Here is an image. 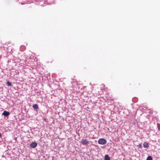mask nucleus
Masks as SVG:
<instances>
[{"label": "nucleus", "mask_w": 160, "mask_h": 160, "mask_svg": "<svg viewBox=\"0 0 160 160\" xmlns=\"http://www.w3.org/2000/svg\"><path fill=\"white\" fill-rule=\"evenodd\" d=\"M1 133H0V138H1Z\"/></svg>", "instance_id": "13"}, {"label": "nucleus", "mask_w": 160, "mask_h": 160, "mask_svg": "<svg viewBox=\"0 0 160 160\" xmlns=\"http://www.w3.org/2000/svg\"><path fill=\"white\" fill-rule=\"evenodd\" d=\"M15 139H16H16H17V138H15Z\"/></svg>", "instance_id": "14"}, {"label": "nucleus", "mask_w": 160, "mask_h": 160, "mask_svg": "<svg viewBox=\"0 0 160 160\" xmlns=\"http://www.w3.org/2000/svg\"><path fill=\"white\" fill-rule=\"evenodd\" d=\"M143 146L144 148H147L149 147L148 143L145 142L143 144Z\"/></svg>", "instance_id": "6"}, {"label": "nucleus", "mask_w": 160, "mask_h": 160, "mask_svg": "<svg viewBox=\"0 0 160 160\" xmlns=\"http://www.w3.org/2000/svg\"><path fill=\"white\" fill-rule=\"evenodd\" d=\"M105 85H101V86H100V88H101V89L103 90L104 89H105Z\"/></svg>", "instance_id": "8"}, {"label": "nucleus", "mask_w": 160, "mask_h": 160, "mask_svg": "<svg viewBox=\"0 0 160 160\" xmlns=\"http://www.w3.org/2000/svg\"><path fill=\"white\" fill-rule=\"evenodd\" d=\"M160 124L158 123H157V126L158 127H159V126H160ZM158 129H159V128H158Z\"/></svg>", "instance_id": "12"}, {"label": "nucleus", "mask_w": 160, "mask_h": 160, "mask_svg": "<svg viewBox=\"0 0 160 160\" xmlns=\"http://www.w3.org/2000/svg\"><path fill=\"white\" fill-rule=\"evenodd\" d=\"M106 140L104 138H100L98 141V143L100 144H105L107 143Z\"/></svg>", "instance_id": "1"}, {"label": "nucleus", "mask_w": 160, "mask_h": 160, "mask_svg": "<svg viewBox=\"0 0 160 160\" xmlns=\"http://www.w3.org/2000/svg\"><path fill=\"white\" fill-rule=\"evenodd\" d=\"M8 85L9 86H12V84L9 81H8L7 83Z\"/></svg>", "instance_id": "10"}, {"label": "nucleus", "mask_w": 160, "mask_h": 160, "mask_svg": "<svg viewBox=\"0 0 160 160\" xmlns=\"http://www.w3.org/2000/svg\"><path fill=\"white\" fill-rule=\"evenodd\" d=\"M37 145V144L36 142H33L30 144V147L33 148H35Z\"/></svg>", "instance_id": "2"}, {"label": "nucleus", "mask_w": 160, "mask_h": 160, "mask_svg": "<svg viewBox=\"0 0 160 160\" xmlns=\"http://www.w3.org/2000/svg\"><path fill=\"white\" fill-rule=\"evenodd\" d=\"M10 113L9 112H8L6 111H4L2 113V115H4L5 116H9Z\"/></svg>", "instance_id": "3"}, {"label": "nucleus", "mask_w": 160, "mask_h": 160, "mask_svg": "<svg viewBox=\"0 0 160 160\" xmlns=\"http://www.w3.org/2000/svg\"><path fill=\"white\" fill-rule=\"evenodd\" d=\"M138 146V147H139V148H142V145H141V144H139Z\"/></svg>", "instance_id": "11"}, {"label": "nucleus", "mask_w": 160, "mask_h": 160, "mask_svg": "<svg viewBox=\"0 0 160 160\" xmlns=\"http://www.w3.org/2000/svg\"><path fill=\"white\" fill-rule=\"evenodd\" d=\"M147 160H152V158L151 156H148L147 158Z\"/></svg>", "instance_id": "9"}, {"label": "nucleus", "mask_w": 160, "mask_h": 160, "mask_svg": "<svg viewBox=\"0 0 160 160\" xmlns=\"http://www.w3.org/2000/svg\"><path fill=\"white\" fill-rule=\"evenodd\" d=\"M82 143L83 145L87 144L88 143V141L86 139H82Z\"/></svg>", "instance_id": "4"}, {"label": "nucleus", "mask_w": 160, "mask_h": 160, "mask_svg": "<svg viewBox=\"0 0 160 160\" xmlns=\"http://www.w3.org/2000/svg\"><path fill=\"white\" fill-rule=\"evenodd\" d=\"M105 160H110V158L108 155H105Z\"/></svg>", "instance_id": "7"}, {"label": "nucleus", "mask_w": 160, "mask_h": 160, "mask_svg": "<svg viewBox=\"0 0 160 160\" xmlns=\"http://www.w3.org/2000/svg\"><path fill=\"white\" fill-rule=\"evenodd\" d=\"M32 107L35 109H38V105L37 104H35L33 105Z\"/></svg>", "instance_id": "5"}]
</instances>
